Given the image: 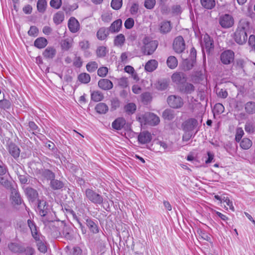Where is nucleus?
Wrapping results in <instances>:
<instances>
[{
	"label": "nucleus",
	"mask_w": 255,
	"mask_h": 255,
	"mask_svg": "<svg viewBox=\"0 0 255 255\" xmlns=\"http://www.w3.org/2000/svg\"><path fill=\"white\" fill-rule=\"evenodd\" d=\"M27 224L31 230L32 237L37 242L38 250L41 253H45L47 251V247L43 242V237L37 232L36 227L32 221L28 220Z\"/></svg>",
	"instance_id": "nucleus-1"
},
{
	"label": "nucleus",
	"mask_w": 255,
	"mask_h": 255,
	"mask_svg": "<svg viewBox=\"0 0 255 255\" xmlns=\"http://www.w3.org/2000/svg\"><path fill=\"white\" fill-rule=\"evenodd\" d=\"M139 44L141 51L145 55L152 54L157 47V42L147 36H144Z\"/></svg>",
	"instance_id": "nucleus-2"
},
{
	"label": "nucleus",
	"mask_w": 255,
	"mask_h": 255,
	"mask_svg": "<svg viewBox=\"0 0 255 255\" xmlns=\"http://www.w3.org/2000/svg\"><path fill=\"white\" fill-rule=\"evenodd\" d=\"M247 23H240L234 33V38L235 41L239 44H243L247 41L248 35L246 30Z\"/></svg>",
	"instance_id": "nucleus-3"
},
{
	"label": "nucleus",
	"mask_w": 255,
	"mask_h": 255,
	"mask_svg": "<svg viewBox=\"0 0 255 255\" xmlns=\"http://www.w3.org/2000/svg\"><path fill=\"white\" fill-rule=\"evenodd\" d=\"M138 120L141 125L149 124L151 126L157 125L160 122L158 117L151 113L145 114L138 117Z\"/></svg>",
	"instance_id": "nucleus-4"
},
{
	"label": "nucleus",
	"mask_w": 255,
	"mask_h": 255,
	"mask_svg": "<svg viewBox=\"0 0 255 255\" xmlns=\"http://www.w3.org/2000/svg\"><path fill=\"white\" fill-rule=\"evenodd\" d=\"M85 195L86 198L94 204H101L103 202V197L92 189H86L85 191Z\"/></svg>",
	"instance_id": "nucleus-5"
},
{
	"label": "nucleus",
	"mask_w": 255,
	"mask_h": 255,
	"mask_svg": "<svg viewBox=\"0 0 255 255\" xmlns=\"http://www.w3.org/2000/svg\"><path fill=\"white\" fill-rule=\"evenodd\" d=\"M168 105L173 108L178 109L183 105L182 99L178 96L171 95L168 97L167 99Z\"/></svg>",
	"instance_id": "nucleus-6"
},
{
	"label": "nucleus",
	"mask_w": 255,
	"mask_h": 255,
	"mask_svg": "<svg viewBox=\"0 0 255 255\" xmlns=\"http://www.w3.org/2000/svg\"><path fill=\"white\" fill-rule=\"evenodd\" d=\"M173 47L177 53H181L184 50L185 44L182 36H179L175 38L173 41Z\"/></svg>",
	"instance_id": "nucleus-7"
},
{
	"label": "nucleus",
	"mask_w": 255,
	"mask_h": 255,
	"mask_svg": "<svg viewBox=\"0 0 255 255\" xmlns=\"http://www.w3.org/2000/svg\"><path fill=\"white\" fill-rule=\"evenodd\" d=\"M220 24L224 28L232 27L234 23L233 18L229 14H225L220 18Z\"/></svg>",
	"instance_id": "nucleus-8"
},
{
	"label": "nucleus",
	"mask_w": 255,
	"mask_h": 255,
	"mask_svg": "<svg viewBox=\"0 0 255 255\" xmlns=\"http://www.w3.org/2000/svg\"><path fill=\"white\" fill-rule=\"evenodd\" d=\"M234 59V53L233 51L228 50L224 51L221 55V60L225 64H229Z\"/></svg>",
	"instance_id": "nucleus-9"
},
{
	"label": "nucleus",
	"mask_w": 255,
	"mask_h": 255,
	"mask_svg": "<svg viewBox=\"0 0 255 255\" xmlns=\"http://www.w3.org/2000/svg\"><path fill=\"white\" fill-rule=\"evenodd\" d=\"M197 121L194 119H190L183 124V129L185 131L191 132L197 126Z\"/></svg>",
	"instance_id": "nucleus-10"
},
{
	"label": "nucleus",
	"mask_w": 255,
	"mask_h": 255,
	"mask_svg": "<svg viewBox=\"0 0 255 255\" xmlns=\"http://www.w3.org/2000/svg\"><path fill=\"white\" fill-rule=\"evenodd\" d=\"M68 27L72 33H76L80 29V24L78 21L73 17H71L68 21Z\"/></svg>",
	"instance_id": "nucleus-11"
},
{
	"label": "nucleus",
	"mask_w": 255,
	"mask_h": 255,
	"mask_svg": "<svg viewBox=\"0 0 255 255\" xmlns=\"http://www.w3.org/2000/svg\"><path fill=\"white\" fill-rule=\"evenodd\" d=\"M202 46L203 49H205L206 51L210 52L211 50L213 48V43L211 38L208 35H205L203 38V41L202 42Z\"/></svg>",
	"instance_id": "nucleus-12"
},
{
	"label": "nucleus",
	"mask_w": 255,
	"mask_h": 255,
	"mask_svg": "<svg viewBox=\"0 0 255 255\" xmlns=\"http://www.w3.org/2000/svg\"><path fill=\"white\" fill-rule=\"evenodd\" d=\"M100 88L104 90H109L113 88V83L108 79H102L98 82Z\"/></svg>",
	"instance_id": "nucleus-13"
},
{
	"label": "nucleus",
	"mask_w": 255,
	"mask_h": 255,
	"mask_svg": "<svg viewBox=\"0 0 255 255\" xmlns=\"http://www.w3.org/2000/svg\"><path fill=\"white\" fill-rule=\"evenodd\" d=\"M151 135L148 131L140 132L138 136V141L142 144L149 142L151 141Z\"/></svg>",
	"instance_id": "nucleus-14"
},
{
	"label": "nucleus",
	"mask_w": 255,
	"mask_h": 255,
	"mask_svg": "<svg viewBox=\"0 0 255 255\" xmlns=\"http://www.w3.org/2000/svg\"><path fill=\"white\" fill-rule=\"evenodd\" d=\"M56 54V50L55 48L51 46L47 47L43 51L42 54L46 59L53 58Z\"/></svg>",
	"instance_id": "nucleus-15"
},
{
	"label": "nucleus",
	"mask_w": 255,
	"mask_h": 255,
	"mask_svg": "<svg viewBox=\"0 0 255 255\" xmlns=\"http://www.w3.org/2000/svg\"><path fill=\"white\" fill-rule=\"evenodd\" d=\"M122 21L118 19L114 21L111 25L109 30L111 32H118L120 30L122 27Z\"/></svg>",
	"instance_id": "nucleus-16"
},
{
	"label": "nucleus",
	"mask_w": 255,
	"mask_h": 255,
	"mask_svg": "<svg viewBox=\"0 0 255 255\" xmlns=\"http://www.w3.org/2000/svg\"><path fill=\"white\" fill-rule=\"evenodd\" d=\"M126 123V120L124 118H120L113 122L112 127L116 129L120 130L124 127Z\"/></svg>",
	"instance_id": "nucleus-17"
},
{
	"label": "nucleus",
	"mask_w": 255,
	"mask_h": 255,
	"mask_svg": "<svg viewBox=\"0 0 255 255\" xmlns=\"http://www.w3.org/2000/svg\"><path fill=\"white\" fill-rule=\"evenodd\" d=\"M158 63L155 60H150L145 64L144 68L147 72H152L157 67Z\"/></svg>",
	"instance_id": "nucleus-18"
},
{
	"label": "nucleus",
	"mask_w": 255,
	"mask_h": 255,
	"mask_svg": "<svg viewBox=\"0 0 255 255\" xmlns=\"http://www.w3.org/2000/svg\"><path fill=\"white\" fill-rule=\"evenodd\" d=\"M47 44L48 42L47 39L44 37H39L37 38L34 43V46L39 49L44 48Z\"/></svg>",
	"instance_id": "nucleus-19"
},
{
	"label": "nucleus",
	"mask_w": 255,
	"mask_h": 255,
	"mask_svg": "<svg viewBox=\"0 0 255 255\" xmlns=\"http://www.w3.org/2000/svg\"><path fill=\"white\" fill-rule=\"evenodd\" d=\"M109 33L105 27L100 28L97 32V37L100 40H104L108 37Z\"/></svg>",
	"instance_id": "nucleus-20"
},
{
	"label": "nucleus",
	"mask_w": 255,
	"mask_h": 255,
	"mask_svg": "<svg viewBox=\"0 0 255 255\" xmlns=\"http://www.w3.org/2000/svg\"><path fill=\"white\" fill-rule=\"evenodd\" d=\"M73 40L71 38H67L61 41V46L63 50H68L73 45Z\"/></svg>",
	"instance_id": "nucleus-21"
},
{
	"label": "nucleus",
	"mask_w": 255,
	"mask_h": 255,
	"mask_svg": "<svg viewBox=\"0 0 255 255\" xmlns=\"http://www.w3.org/2000/svg\"><path fill=\"white\" fill-rule=\"evenodd\" d=\"M126 38L123 34H119L114 39V45L117 47H122L125 43Z\"/></svg>",
	"instance_id": "nucleus-22"
},
{
	"label": "nucleus",
	"mask_w": 255,
	"mask_h": 255,
	"mask_svg": "<svg viewBox=\"0 0 255 255\" xmlns=\"http://www.w3.org/2000/svg\"><path fill=\"white\" fill-rule=\"evenodd\" d=\"M9 152L10 154L15 158L19 157L20 149L15 145L11 144L9 146Z\"/></svg>",
	"instance_id": "nucleus-23"
},
{
	"label": "nucleus",
	"mask_w": 255,
	"mask_h": 255,
	"mask_svg": "<svg viewBox=\"0 0 255 255\" xmlns=\"http://www.w3.org/2000/svg\"><path fill=\"white\" fill-rule=\"evenodd\" d=\"M39 213L41 216H44L47 213V207L44 201H40L38 205Z\"/></svg>",
	"instance_id": "nucleus-24"
},
{
	"label": "nucleus",
	"mask_w": 255,
	"mask_h": 255,
	"mask_svg": "<svg viewBox=\"0 0 255 255\" xmlns=\"http://www.w3.org/2000/svg\"><path fill=\"white\" fill-rule=\"evenodd\" d=\"M11 199L12 202L15 204H20L21 203V198L17 191L13 189L11 190Z\"/></svg>",
	"instance_id": "nucleus-25"
},
{
	"label": "nucleus",
	"mask_w": 255,
	"mask_h": 255,
	"mask_svg": "<svg viewBox=\"0 0 255 255\" xmlns=\"http://www.w3.org/2000/svg\"><path fill=\"white\" fill-rule=\"evenodd\" d=\"M202 5L205 8L212 9L215 5V0H200Z\"/></svg>",
	"instance_id": "nucleus-26"
},
{
	"label": "nucleus",
	"mask_w": 255,
	"mask_h": 255,
	"mask_svg": "<svg viewBox=\"0 0 255 255\" xmlns=\"http://www.w3.org/2000/svg\"><path fill=\"white\" fill-rule=\"evenodd\" d=\"M64 15L63 12L58 11L53 16V21L56 24L61 23L64 20Z\"/></svg>",
	"instance_id": "nucleus-27"
},
{
	"label": "nucleus",
	"mask_w": 255,
	"mask_h": 255,
	"mask_svg": "<svg viewBox=\"0 0 255 255\" xmlns=\"http://www.w3.org/2000/svg\"><path fill=\"white\" fill-rule=\"evenodd\" d=\"M167 64L170 69H174L178 64L177 60L174 56H169L167 60Z\"/></svg>",
	"instance_id": "nucleus-28"
},
{
	"label": "nucleus",
	"mask_w": 255,
	"mask_h": 255,
	"mask_svg": "<svg viewBox=\"0 0 255 255\" xmlns=\"http://www.w3.org/2000/svg\"><path fill=\"white\" fill-rule=\"evenodd\" d=\"M78 79L80 82L84 84H87L91 80L90 76L86 73H82L79 74Z\"/></svg>",
	"instance_id": "nucleus-29"
},
{
	"label": "nucleus",
	"mask_w": 255,
	"mask_h": 255,
	"mask_svg": "<svg viewBox=\"0 0 255 255\" xmlns=\"http://www.w3.org/2000/svg\"><path fill=\"white\" fill-rule=\"evenodd\" d=\"M112 18V13L110 10L104 11L101 15L102 20L105 22H110Z\"/></svg>",
	"instance_id": "nucleus-30"
},
{
	"label": "nucleus",
	"mask_w": 255,
	"mask_h": 255,
	"mask_svg": "<svg viewBox=\"0 0 255 255\" xmlns=\"http://www.w3.org/2000/svg\"><path fill=\"white\" fill-rule=\"evenodd\" d=\"M124 109L125 112L128 114H132L135 112L136 109V106L135 104L130 103L126 105Z\"/></svg>",
	"instance_id": "nucleus-31"
},
{
	"label": "nucleus",
	"mask_w": 255,
	"mask_h": 255,
	"mask_svg": "<svg viewBox=\"0 0 255 255\" xmlns=\"http://www.w3.org/2000/svg\"><path fill=\"white\" fill-rule=\"evenodd\" d=\"M79 46L81 50L87 52L90 47V43L87 40H83L79 42Z\"/></svg>",
	"instance_id": "nucleus-32"
},
{
	"label": "nucleus",
	"mask_w": 255,
	"mask_h": 255,
	"mask_svg": "<svg viewBox=\"0 0 255 255\" xmlns=\"http://www.w3.org/2000/svg\"><path fill=\"white\" fill-rule=\"evenodd\" d=\"M252 145V141L249 138H244L240 143V146L244 149H248Z\"/></svg>",
	"instance_id": "nucleus-33"
},
{
	"label": "nucleus",
	"mask_w": 255,
	"mask_h": 255,
	"mask_svg": "<svg viewBox=\"0 0 255 255\" xmlns=\"http://www.w3.org/2000/svg\"><path fill=\"white\" fill-rule=\"evenodd\" d=\"M95 109L96 111L100 114H105L108 110V106L103 103H100L97 104Z\"/></svg>",
	"instance_id": "nucleus-34"
},
{
	"label": "nucleus",
	"mask_w": 255,
	"mask_h": 255,
	"mask_svg": "<svg viewBox=\"0 0 255 255\" xmlns=\"http://www.w3.org/2000/svg\"><path fill=\"white\" fill-rule=\"evenodd\" d=\"M108 52L107 47L104 46H101L97 48L96 50L97 56L98 57H105Z\"/></svg>",
	"instance_id": "nucleus-35"
},
{
	"label": "nucleus",
	"mask_w": 255,
	"mask_h": 255,
	"mask_svg": "<svg viewBox=\"0 0 255 255\" xmlns=\"http://www.w3.org/2000/svg\"><path fill=\"white\" fill-rule=\"evenodd\" d=\"M104 96L103 94L99 91H94L91 94V99L95 102H99L103 100Z\"/></svg>",
	"instance_id": "nucleus-36"
},
{
	"label": "nucleus",
	"mask_w": 255,
	"mask_h": 255,
	"mask_svg": "<svg viewBox=\"0 0 255 255\" xmlns=\"http://www.w3.org/2000/svg\"><path fill=\"white\" fill-rule=\"evenodd\" d=\"M47 5L46 0H38L37 3V10L40 12H44Z\"/></svg>",
	"instance_id": "nucleus-37"
},
{
	"label": "nucleus",
	"mask_w": 255,
	"mask_h": 255,
	"mask_svg": "<svg viewBox=\"0 0 255 255\" xmlns=\"http://www.w3.org/2000/svg\"><path fill=\"white\" fill-rule=\"evenodd\" d=\"M25 192L27 196L31 199H34L37 196V193L36 191L31 188H26Z\"/></svg>",
	"instance_id": "nucleus-38"
},
{
	"label": "nucleus",
	"mask_w": 255,
	"mask_h": 255,
	"mask_svg": "<svg viewBox=\"0 0 255 255\" xmlns=\"http://www.w3.org/2000/svg\"><path fill=\"white\" fill-rule=\"evenodd\" d=\"M98 67L97 63L95 61H91L88 63L86 65V69L89 72H94Z\"/></svg>",
	"instance_id": "nucleus-39"
},
{
	"label": "nucleus",
	"mask_w": 255,
	"mask_h": 255,
	"mask_svg": "<svg viewBox=\"0 0 255 255\" xmlns=\"http://www.w3.org/2000/svg\"><path fill=\"white\" fill-rule=\"evenodd\" d=\"M245 109L249 114L255 113V103L254 102H248L245 105Z\"/></svg>",
	"instance_id": "nucleus-40"
},
{
	"label": "nucleus",
	"mask_w": 255,
	"mask_h": 255,
	"mask_svg": "<svg viewBox=\"0 0 255 255\" xmlns=\"http://www.w3.org/2000/svg\"><path fill=\"white\" fill-rule=\"evenodd\" d=\"M181 90L182 92L188 94L193 92L194 90V88L193 85L187 83L182 86Z\"/></svg>",
	"instance_id": "nucleus-41"
},
{
	"label": "nucleus",
	"mask_w": 255,
	"mask_h": 255,
	"mask_svg": "<svg viewBox=\"0 0 255 255\" xmlns=\"http://www.w3.org/2000/svg\"><path fill=\"white\" fill-rule=\"evenodd\" d=\"M171 30V25L169 22L166 21L161 23L160 31L163 33H167Z\"/></svg>",
	"instance_id": "nucleus-42"
},
{
	"label": "nucleus",
	"mask_w": 255,
	"mask_h": 255,
	"mask_svg": "<svg viewBox=\"0 0 255 255\" xmlns=\"http://www.w3.org/2000/svg\"><path fill=\"white\" fill-rule=\"evenodd\" d=\"M123 0H112L111 5L113 9L118 10L121 8Z\"/></svg>",
	"instance_id": "nucleus-43"
},
{
	"label": "nucleus",
	"mask_w": 255,
	"mask_h": 255,
	"mask_svg": "<svg viewBox=\"0 0 255 255\" xmlns=\"http://www.w3.org/2000/svg\"><path fill=\"white\" fill-rule=\"evenodd\" d=\"M11 103L8 100L4 99V98L0 102V109L3 110H7L10 108Z\"/></svg>",
	"instance_id": "nucleus-44"
},
{
	"label": "nucleus",
	"mask_w": 255,
	"mask_h": 255,
	"mask_svg": "<svg viewBox=\"0 0 255 255\" xmlns=\"http://www.w3.org/2000/svg\"><path fill=\"white\" fill-rule=\"evenodd\" d=\"M87 224L90 231L93 233H97L98 229L97 225L91 220H87Z\"/></svg>",
	"instance_id": "nucleus-45"
},
{
	"label": "nucleus",
	"mask_w": 255,
	"mask_h": 255,
	"mask_svg": "<svg viewBox=\"0 0 255 255\" xmlns=\"http://www.w3.org/2000/svg\"><path fill=\"white\" fill-rule=\"evenodd\" d=\"M108 68L107 67H101L97 71L98 76L101 77H105L108 73Z\"/></svg>",
	"instance_id": "nucleus-46"
},
{
	"label": "nucleus",
	"mask_w": 255,
	"mask_h": 255,
	"mask_svg": "<svg viewBox=\"0 0 255 255\" xmlns=\"http://www.w3.org/2000/svg\"><path fill=\"white\" fill-rule=\"evenodd\" d=\"M51 186L54 189H58L63 187V184L60 181L53 179L51 181Z\"/></svg>",
	"instance_id": "nucleus-47"
},
{
	"label": "nucleus",
	"mask_w": 255,
	"mask_h": 255,
	"mask_svg": "<svg viewBox=\"0 0 255 255\" xmlns=\"http://www.w3.org/2000/svg\"><path fill=\"white\" fill-rule=\"evenodd\" d=\"M244 134V132L242 128H238L236 129V133L235 136V139L237 141L239 142Z\"/></svg>",
	"instance_id": "nucleus-48"
},
{
	"label": "nucleus",
	"mask_w": 255,
	"mask_h": 255,
	"mask_svg": "<svg viewBox=\"0 0 255 255\" xmlns=\"http://www.w3.org/2000/svg\"><path fill=\"white\" fill-rule=\"evenodd\" d=\"M162 116L165 119L171 120L173 118L174 115L172 112L170 110H165Z\"/></svg>",
	"instance_id": "nucleus-49"
},
{
	"label": "nucleus",
	"mask_w": 255,
	"mask_h": 255,
	"mask_svg": "<svg viewBox=\"0 0 255 255\" xmlns=\"http://www.w3.org/2000/svg\"><path fill=\"white\" fill-rule=\"evenodd\" d=\"M155 3V0H145L144 5L147 9H151L154 7Z\"/></svg>",
	"instance_id": "nucleus-50"
},
{
	"label": "nucleus",
	"mask_w": 255,
	"mask_h": 255,
	"mask_svg": "<svg viewBox=\"0 0 255 255\" xmlns=\"http://www.w3.org/2000/svg\"><path fill=\"white\" fill-rule=\"evenodd\" d=\"M118 85L122 88H126L128 86V80L126 77H122L118 79Z\"/></svg>",
	"instance_id": "nucleus-51"
},
{
	"label": "nucleus",
	"mask_w": 255,
	"mask_h": 255,
	"mask_svg": "<svg viewBox=\"0 0 255 255\" xmlns=\"http://www.w3.org/2000/svg\"><path fill=\"white\" fill-rule=\"evenodd\" d=\"M62 4L61 0H51L50 5L51 7L55 9H58Z\"/></svg>",
	"instance_id": "nucleus-52"
},
{
	"label": "nucleus",
	"mask_w": 255,
	"mask_h": 255,
	"mask_svg": "<svg viewBox=\"0 0 255 255\" xmlns=\"http://www.w3.org/2000/svg\"><path fill=\"white\" fill-rule=\"evenodd\" d=\"M9 249L14 253H18L21 251L19 246L15 243H11L8 245Z\"/></svg>",
	"instance_id": "nucleus-53"
},
{
	"label": "nucleus",
	"mask_w": 255,
	"mask_h": 255,
	"mask_svg": "<svg viewBox=\"0 0 255 255\" xmlns=\"http://www.w3.org/2000/svg\"><path fill=\"white\" fill-rule=\"evenodd\" d=\"M245 128L246 132L251 133L254 131L255 126L251 123H247Z\"/></svg>",
	"instance_id": "nucleus-54"
},
{
	"label": "nucleus",
	"mask_w": 255,
	"mask_h": 255,
	"mask_svg": "<svg viewBox=\"0 0 255 255\" xmlns=\"http://www.w3.org/2000/svg\"><path fill=\"white\" fill-rule=\"evenodd\" d=\"M134 25V20L132 18H128L125 22V26L127 29L131 28Z\"/></svg>",
	"instance_id": "nucleus-55"
},
{
	"label": "nucleus",
	"mask_w": 255,
	"mask_h": 255,
	"mask_svg": "<svg viewBox=\"0 0 255 255\" xmlns=\"http://www.w3.org/2000/svg\"><path fill=\"white\" fill-rule=\"evenodd\" d=\"M38 30L36 26H32L30 27L28 33L29 35L35 37L37 35Z\"/></svg>",
	"instance_id": "nucleus-56"
},
{
	"label": "nucleus",
	"mask_w": 255,
	"mask_h": 255,
	"mask_svg": "<svg viewBox=\"0 0 255 255\" xmlns=\"http://www.w3.org/2000/svg\"><path fill=\"white\" fill-rule=\"evenodd\" d=\"M168 85L166 81H159L158 82L157 88L158 90H164L167 88Z\"/></svg>",
	"instance_id": "nucleus-57"
},
{
	"label": "nucleus",
	"mask_w": 255,
	"mask_h": 255,
	"mask_svg": "<svg viewBox=\"0 0 255 255\" xmlns=\"http://www.w3.org/2000/svg\"><path fill=\"white\" fill-rule=\"evenodd\" d=\"M83 61L80 57H76L73 61V65L77 68H80L82 66Z\"/></svg>",
	"instance_id": "nucleus-58"
},
{
	"label": "nucleus",
	"mask_w": 255,
	"mask_h": 255,
	"mask_svg": "<svg viewBox=\"0 0 255 255\" xmlns=\"http://www.w3.org/2000/svg\"><path fill=\"white\" fill-rule=\"evenodd\" d=\"M182 77V74L180 73H174L172 76V79L174 82L178 83L180 82Z\"/></svg>",
	"instance_id": "nucleus-59"
},
{
	"label": "nucleus",
	"mask_w": 255,
	"mask_h": 255,
	"mask_svg": "<svg viewBox=\"0 0 255 255\" xmlns=\"http://www.w3.org/2000/svg\"><path fill=\"white\" fill-rule=\"evenodd\" d=\"M224 110V107L221 104H216L214 106V111L218 114L222 113Z\"/></svg>",
	"instance_id": "nucleus-60"
},
{
	"label": "nucleus",
	"mask_w": 255,
	"mask_h": 255,
	"mask_svg": "<svg viewBox=\"0 0 255 255\" xmlns=\"http://www.w3.org/2000/svg\"><path fill=\"white\" fill-rule=\"evenodd\" d=\"M138 4L136 3H134L132 4L130 8V12L131 14H135L137 13L138 10Z\"/></svg>",
	"instance_id": "nucleus-61"
},
{
	"label": "nucleus",
	"mask_w": 255,
	"mask_h": 255,
	"mask_svg": "<svg viewBox=\"0 0 255 255\" xmlns=\"http://www.w3.org/2000/svg\"><path fill=\"white\" fill-rule=\"evenodd\" d=\"M249 44L252 47V48L254 49H255V36L253 35H251L249 37Z\"/></svg>",
	"instance_id": "nucleus-62"
},
{
	"label": "nucleus",
	"mask_w": 255,
	"mask_h": 255,
	"mask_svg": "<svg viewBox=\"0 0 255 255\" xmlns=\"http://www.w3.org/2000/svg\"><path fill=\"white\" fill-rule=\"evenodd\" d=\"M142 100L144 102H148L151 100V96L149 93H144L141 95Z\"/></svg>",
	"instance_id": "nucleus-63"
},
{
	"label": "nucleus",
	"mask_w": 255,
	"mask_h": 255,
	"mask_svg": "<svg viewBox=\"0 0 255 255\" xmlns=\"http://www.w3.org/2000/svg\"><path fill=\"white\" fill-rule=\"evenodd\" d=\"M199 234L201 236V238L204 240L207 241H209L211 240L210 236L209 234L202 231H200Z\"/></svg>",
	"instance_id": "nucleus-64"
}]
</instances>
